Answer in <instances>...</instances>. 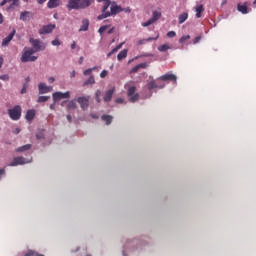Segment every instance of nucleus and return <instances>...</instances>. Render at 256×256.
Instances as JSON below:
<instances>
[{
    "label": "nucleus",
    "mask_w": 256,
    "mask_h": 256,
    "mask_svg": "<svg viewBox=\"0 0 256 256\" xmlns=\"http://www.w3.org/2000/svg\"><path fill=\"white\" fill-rule=\"evenodd\" d=\"M30 44H32L33 50L36 52L44 51L46 48V45L41 42L39 39L30 38L29 40Z\"/></svg>",
    "instance_id": "nucleus-6"
},
{
    "label": "nucleus",
    "mask_w": 256,
    "mask_h": 256,
    "mask_svg": "<svg viewBox=\"0 0 256 256\" xmlns=\"http://www.w3.org/2000/svg\"><path fill=\"white\" fill-rule=\"evenodd\" d=\"M16 33V30L14 29L13 32H11L7 37H5L2 41V47H7L9 43L12 41L14 35Z\"/></svg>",
    "instance_id": "nucleus-15"
},
{
    "label": "nucleus",
    "mask_w": 256,
    "mask_h": 256,
    "mask_svg": "<svg viewBox=\"0 0 256 256\" xmlns=\"http://www.w3.org/2000/svg\"><path fill=\"white\" fill-rule=\"evenodd\" d=\"M54 81H55L54 77H49V79H48L49 84H53Z\"/></svg>",
    "instance_id": "nucleus-49"
},
{
    "label": "nucleus",
    "mask_w": 256,
    "mask_h": 256,
    "mask_svg": "<svg viewBox=\"0 0 256 256\" xmlns=\"http://www.w3.org/2000/svg\"><path fill=\"white\" fill-rule=\"evenodd\" d=\"M89 25H90V22H89V19L85 18L82 20V25L79 29V32H86L88 31V28H89Z\"/></svg>",
    "instance_id": "nucleus-18"
},
{
    "label": "nucleus",
    "mask_w": 256,
    "mask_h": 256,
    "mask_svg": "<svg viewBox=\"0 0 256 256\" xmlns=\"http://www.w3.org/2000/svg\"><path fill=\"white\" fill-rule=\"evenodd\" d=\"M102 120L106 122V125H110L112 123L113 117L111 115L104 114L102 115Z\"/></svg>",
    "instance_id": "nucleus-27"
},
{
    "label": "nucleus",
    "mask_w": 256,
    "mask_h": 256,
    "mask_svg": "<svg viewBox=\"0 0 256 256\" xmlns=\"http://www.w3.org/2000/svg\"><path fill=\"white\" fill-rule=\"evenodd\" d=\"M5 175V168H0V180L2 179V176Z\"/></svg>",
    "instance_id": "nucleus-46"
},
{
    "label": "nucleus",
    "mask_w": 256,
    "mask_h": 256,
    "mask_svg": "<svg viewBox=\"0 0 256 256\" xmlns=\"http://www.w3.org/2000/svg\"><path fill=\"white\" fill-rule=\"evenodd\" d=\"M13 133H14L15 135L19 134V133H20V128H15V129L13 130Z\"/></svg>",
    "instance_id": "nucleus-50"
},
{
    "label": "nucleus",
    "mask_w": 256,
    "mask_h": 256,
    "mask_svg": "<svg viewBox=\"0 0 256 256\" xmlns=\"http://www.w3.org/2000/svg\"><path fill=\"white\" fill-rule=\"evenodd\" d=\"M76 48V42L73 41V43L71 44V49L74 50Z\"/></svg>",
    "instance_id": "nucleus-55"
},
{
    "label": "nucleus",
    "mask_w": 256,
    "mask_h": 256,
    "mask_svg": "<svg viewBox=\"0 0 256 256\" xmlns=\"http://www.w3.org/2000/svg\"><path fill=\"white\" fill-rule=\"evenodd\" d=\"M100 96H101V91L97 90L96 93H95V97H100Z\"/></svg>",
    "instance_id": "nucleus-53"
},
{
    "label": "nucleus",
    "mask_w": 256,
    "mask_h": 256,
    "mask_svg": "<svg viewBox=\"0 0 256 256\" xmlns=\"http://www.w3.org/2000/svg\"><path fill=\"white\" fill-rule=\"evenodd\" d=\"M163 87H164V86H158L154 80L151 81V82H149V84H148V89H149L150 91H151V90H154V89H156V88L162 89Z\"/></svg>",
    "instance_id": "nucleus-28"
},
{
    "label": "nucleus",
    "mask_w": 256,
    "mask_h": 256,
    "mask_svg": "<svg viewBox=\"0 0 256 256\" xmlns=\"http://www.w3.org/2000/svg\"><path fill=\"white\" fill-rule=\"evenodd\" d=\"M83 60H84V57L81 56L80 59H79V64H82Z\"/></svg>",
    "instance_id": "nucleus-62"
},
{
    "label": "nucleus",
    "mask_w": 256,
    "mask_h": 256,
    "mask_svg": "<svg viewBox=\"0 0 256 256\" xmlns=\"http://www.w3.org/2000/svg\"><path fill=\"white\" fill-rule=\"evenodd\" d=\"M111 0H107L104 2V6L102 9V15H105L106 13H110V11H107L109 9V7L111 6Z\"/></svg>",
    "instance_id": "nucleus-23"
},
{
    "label": "nucleus",
    "mask_w": 256,
    "mask_h": 256,
    "mask_svg": "<svg viewBox=\"0 0 256 256\" xmlns=\"http://www.w3.org/2000/svg\"><path fill=\"white\" fill-rule=\"evenodd\" d=\"M201 39H202L201 36H197V37L194 39V41H193L194 45L198 44V43L201 41Z\"/></svg>",
    "instance_id": "nucleus-45"
},
{
    "label": "nucleus",
    "mask_w": 256,
    "mask_h": 256,
    "mask_svg": "<svg viewBox=\"0 0 256 256\" xmlns=\"http://www.w3.org/2000/svg\"><path fill=\"white\" fill-rule=\"evenodd\" d=\"M153 40H157V38L149 37L148 39H141L138 41L137 45H144L146 42H151Z\"/></svg>",
    "instance_id": "nucleus-31"
},
{
    "label": "nucleus",
    "mask_w": 256,
    "mask_h": 256,
    "mask_svg": "<svg viewBox=\"0 0 256 256\" xmlns=\"http://www.w3.org/2000/svg\"><path fill=\"white\" fill-rule=\"evenodd\" d=\"M46 1H47V0H37V3H38L39 5H42V4H44Z\"/></svg>",
    "instance_id": "nucleus-54"
},
{
    "label": "nucleus",
    "mask_w": 256,
    "mask_h": 256,
    "mask_svg": "<svg viewBox=\"0 0 256 256\" xmlns=\"http://www.w3.org/2000/svg\"><path fill=\"white\" fill-rule=\"evenodd\" d=\"M21 113H22V109H21L20 105H15L13 108L8 109L9 117L13 121H18L21 117Z\"/></svg>",
    "instance_id": "nucleus-4"
},
{
    "label": "nucleus",
    "mask_w": 256,
    "mask_h": 256,
    "mask_svg": "<svg viewBox=\"0 0 256 256\" xmlns=\"http://www.w3.org/2000/svg\"><path fill=\"white\" fill-rule=\"evenodd\" d=\"M35 51L33 48H24L23 54L21 56L22 63L35 62L37 60V56H34Z\"/></svg>",
    "instance_id": "nucleus-3"
},
{
    "label": "nucleus",
    "mask_w": 256,
    "mask_h": 256,
    "mask_svg": "<svg viewBox=\"0 0 256 256\" xmlns=\"http://www.w3.org/2000/svg\"><path fill=\"white\" fill-rule=\"evenodd\" d=\"M10 3V0H3L1 3H0V6L3 7L5 6L6 4Z\"/></svg>",
    "instance_id": "nucleus-47"
},
{
    "label": "nucleus",
    "mask_w": 256,
    "mask_h": 256,
    "mask_svg": "<svg viewBox=\"0 0 256 256\" xmlns=\"http://www.w3.org/2000/svg\"><path fill=\"white\" fill-rule=\"evenodd\" d=\"M52 97L54 102H58L62 99H69L70 91H66V92L56 91L52 94Z\"/></svg>",
    "instance_id": "nucleus-8"
},
{
    "label": "nucleus",
    "mask_w": 256,
    "mask_h": 256,
    "mask_svg": "<svg viewBox=\"0 0 256 256\" xmlns=\"http://www.w3.org/2000/svg\"><path fill=\"white\" fill-rule=\"evenodd\" d=\"M89 101H90V96H80L77 98V102L79 103L83 111L88 109Z\"/></svg>",
    "instance_id": "nucleus-9"
},
{
    "label": "nucleus",
    "mask_w": 256,
    "mask_h": 256,
    "mask_svg": "<svg viewBox=\"0 0 256 256\" xmlns=\"http://www.w3.org/2000/svg\"><path fill=\"white\" fill-rule=\"evenodd\" d=\"M188 17H189V15L187 12L180 14L179 15V24L180 25L184 24L187 21Z\"/></svg>",
    "instance_id": "nucleus-24"
},
{
    "label": "nucleus",
    "mask_w": 256,
    "mask_h": 256,
    "mask_svg": "<svg viewBox=\"0 0 256 256\" xmlns=\"http://www.w3.org/2000/svg\"><path fill=\"white\" fill-rule=\"evenodd\" d=\"M137 87L130 86L127 91V95L131 103H135L140 99L139 93H136Z\"/></svg>",
    "instance_id": "nucleus-5"
},
{
    "label": "nucleus",
    "mask_w": 256,
    "mask_h": 256,
    "mask_svg": "<svg viewBox=\"0 0 256 256\" xmlns=\"http://www.w3.org/2000/svg\"><path fill=\"white\" fill-rule=\"evenodd\" d=\"M162 17V14L160 11H153V15L152 18H150L147 22L142 23L143 27H149L151 25H153L155 22H157L160 18Z\"/></svg>",
    "instance_id": "nucleus-7"
},
{
    "label": "nucleus",
    "mask_w": 256,
    "mask_h": 256,
    "mask_svg": "<svg viewBox=\"0 0 256 256\" xmlns=\"http://www.w3.org/2000/svg\"><path fill=\"white\" fill-rule=\"evenodd\" d=\"M2 64H3V58L0 57V68L2 67Z\"/></svg>",
    "instance_id": "nucleus-64"
},
{
    "label": "nucleus",
    "mask_w": 256,
    "mask_h": 256,
    "mask_svg": "<svg viewBox=\"0 0 256 256\" xmlns=\"http://www.w3.org/2000/svg\"><path fill=\"white\" fill-rule=\"evenodd\" d=\"M30 149H31V144H25V145H22V146L16 148V152L22 153V152L28 151Z\"/></svg>",
    "instance_id": "nucleus-22"
},
{
    "label": "nucleus",
    "mask_w": 256,
    "mask_h": 256,
    "mask_svg": "<svg viewBox=\"0 0 256 256\" xmlns=\"http://www.w3.org/2000/svg\"><path fill=\"white\" fill-rule=\"evenodd\" d=\"M95 69H96V67L86 69V70L84 71V75H85V76L90 75V74L92 73V71L95 70Z\"/></svg>",
    "instance_id": "nucleus-38"
},
{
    "label": "nucleus",
    "mask_w": 256,
    "mask_h": 256,
    "mask_svg": "<svg viewBox=\"0 0 256 256\" xmlns=\"http://www.w3.org/2000/svg\"><path fill=\"white\" fill-rule=\"evenodd\" d=\"M0 80H2V81H9V75L8 74L0 75Z\"/></svg>",
    "instance_id": "nucleus-40"
},
{
    "label": "nucleus",
    "mask_w": 256,
    "mask_h": 256,
    "mask_svg": "<svg viewBox=\"0 0 256 256\" xmlns=\"http://www.w3.org/2000/svg\"><path fill=\"white\" fill-rule=\"evenodd\" d=\"M36 138H37L38 140H41V139H43V136H42L41 134H36Z\"/></svg>",
    "instance_id": "nucleus-57"
},
{
    "label": "nucleus",
    "mask_w": 256,
    "mask_h": 256,
    "mask_svg": "<svg viewBox=\"0 0 256 256\" xmlns=\"http://www.w3.org/2000/svg\"><path fill=\"white\" fill-rule=\"evenodd\" d=\"M95 0H68L67 9L72 10H85L90 7Z\"/></svg>",
    "instance_id": "nucleus-1"
},
{
    "label": "nucleus",
    "mask_w": 256,
    "mask_h": 256,
    "mask_svg": "<svg viewBox=\"0 0 256 256\" xmlns=\"http://www.w3.org/2000/svg\"><path fill=\"white\" fill-rule=\"evenodd\" d=\"M55 28H56V25H55V24L44 25V26L39 30V34H40V35L51 34Z\"/></svg>",
    "instance_id": "nucleus-12"
},
{
    "label": "nucleus",
    "mask_w": 256,
    "mask_h": 256,
    "mask_svg": "<svg viewBox=\"0 0 256 256\" xmlns=\"http://www.w3.org/2000/svg\"><path fill=\"white\" fill-rule=\"evenodd\" d=\"M160 79H161L162 81H173V82L176 83V81H177V76H176L175 74H172V73H166V74L162 75V76L160 77Z\"/></svg>",
    "instance_id": "nucleus-14"
},
{
    "label": "nucleus",
    "mask_w": 256,
    "mask_h": 256,
    "mask_svg": "<svg viewBox=\"0 0 256 256\" xmlns=\"http://www.w3.org/2000/svg\"><path fill=\"white\" fill-rule=\"evenodd\" d=\"M123 12H125V13H131V9H130L129 7H127V8H125V9H123Z\"/></svg>",
    "instance_id": "nucleus-52"
},
{
    "label": "nucleus",
    "mask_w": 256,
    "mask_h": 256,
    "mask_svg": "<svg viewBox=\"0 0 256 256\" xmlns=\"http://www.w3.org/2000/svg\"><path fill=\"white\" fill-rule=\"evenodd\" d=\"M95 99H96V101H97V103H101V98L98 96V97H95Z\"/></svg>",
    "instance_id": "nucleus-59"
},
{
    "label": "nucleus",
    "mask_w": 256,
    "mask_h": 256,
    "mask_svg": "<svg viewBox=\"0 0 256 256\" xmlns=\"http://www.w3.org/2000/svg\"><path fill=\"white\" fill-rule=\"evenodd\" d=\"M67 119H68L69 122H71L72 121L71 115L68 114Z\"/></svg>",
    "instance_id": "nucleus-63"
},
{
    "label": "nucleus",
    "mask_w": 256,
    "mask_h": 256,
    "mask_svg": "<svg viewBox=\"0 0 256 256\" xmlns=\"http://www.w3.org/2000/svg\"><path fill=\"white\" fill-rule=\"evenodd\" d=\"M55 102H56V101H54V103L50 104V109H51V110H55Z\"/></svg>",
    "instance_id": "nucleus-56"
},
{
    "label": "nucleus",
    "mask_w": 256,
    "mask_h": 256,
    "mask_svg": "<svg viewBox=\"0 0 256 256\" xmlns=\"http://www.w3.org/2000/svg\"><path fill=\"white\" fill-rule=\"evenodd\" d=\"M3 22H4V19H3L2 14L0 13V25L3 24Z\"/></svg>",
    "instance_id": "nucleus-58"
},
{
    "label": "nucleus",
    "mask_w": 256,
    "mask_h": 256,
    "mask_svg": "<svg viewBox=\"0 0 256 256\" xmlns=\"http://www.w3.org/2000/svg\"><path fill=\"white\" fill-rule=\"evenodd\" d=\"M169 49H170V46L168 44H163L158 47V50L162 53L168 51Z\"/></svg>",
    "instance_id": "nucleus-33"
},
{
    "label": "nucleus",
    "mask_w": 256,
    "mask_h": 256,
    "mask_svg": "<svg viewBox=\"0 0 256 256\" xmlns=\"http://www.w3.org/2000/svg\"><path fill=\"white\" fill-rule=\"evenodd\" d=\"M113 32H114V28H111V29L108 31V34L111 35V34H113Z\"/></svg>",
    "instance_id": "nucleus-61"
},
{
    "label": "nucleus",
    "mask_w": 256,
    "mask_h": 256,
    "mask_svg": "<svg viewBox=\"0 0 256 256\" xmlns=\"http://www.w3.org/2000/svg\"><path fill=\"white\" fill-rule=\"evenodd\" d=\"M50 100V96H39L37 102L38 103H45Z\"/></svg>",
    "instance_id": "nucleus-32"
},
{
    "label": "nucleus",
    "mask_w": 256,
    "mask_h": 256,
    "mask_svg": "<svg viewBox=\"0 0 256 256\" xmlns=\"http://www.w3.org/2000/svg\"><path fill=\"white\" fill-rule=\"evenodd\" d=\"M31 15V12L30 11H23L21 12L20 14V20L23 21V22H26L27 21V18H29Z\"/></svg>",
    "instance_id": "nucleus-25"
},
{
    "label": "nucleus",
    "mask_w": 256,
    "mask_h": 256,
    "mask_svg": "<svg viewBox=\"0 0 256 256\" xmlns=\"http://www.w3.org/2000/svg\"><path fill=\"white\" fill-rule=\"evenodd\" d=\"M115 93V87L106 91L104 96V102L108 103L112 100L113 94Z\"/></svg>",
    "instance_id": "nucleus-16"
},
{
    "label": "nucleus",
    "mask_w": 256,
    "mask_h": 256,
    "mask_svg": "<svg viewBox=\"0 0 256 256\" xmlns=\"http://www.w3.org/2000/svg\"><path fill=\"white\" fill-rule=\"evenodd\" d=\"M123 42L122 43H120L117 47H115V48H113L112 50H111V54H115V53H117L122 47H123Z\"/></svg>",
    "instance_id": "nucleus-36"
},
{
    "label": "nucleus",
    "mask_w": 256,
    "mask_h": 256,
    "mask_svg": "<svg viewBox=\"0 0 256 256\" xmlns=\"http://www.w3.org/2000/svg\"><path fill=\"white\" fill-rule=\"evenodd\" d=\"M195 11H196V17L200 19L202 17V13L205 11L204 5L203 4L197 5L195 8Z\"/></svg>",
    "instance_id": "nucleus-20"
},
{
    "label": "nucleus",
    "mask_w": 256,
    "mask_h": 256,
    "mask_svg": "<svg viewBox=\"0 0 256 256\" xmlns=\"http://www.w3.org/2000/svg\"><path fill=\"white\" fill-rule=\"evenodd\" d=\"M24 256H44V255L39 254L33 250H29Z\"/></svg>",
    "instance_id": "nucleus-34"
},
{
    "label": "nucleus",
    "mask_w": 256,
    "mask_h": 256,
    "mask_svg": "<svg viewBox=\"0 0 256 256\" xmlns=\"http://www.w3.org/2000/svg\"><path fill=\"white\" fill-rule=\"evenodd\" d=\"M127 54H128L127 49H123L122 51H120L118 56H117L118 61H122L123 59H125L127 57Z\"/></svg>",
    "instance_id": "nucleus-26"
},
{
    "label": "nucleus",
    "mask_w": 256,
    "mask_h": 256,
    "mask_svg": "<svg viewBox=\"0 0 256 256\" xmlns=\"http://www.w3.org/2000/svg\"><path fill=\"white\" fill-rule=\"evenodd\" d=\"M139 69H140L139 65L134 66L130 71V74H136Z\"/></svg>",
    "instance_id": "nucleus-39"
},
{
    "label": "nucleus",
    "mask_w": 256,
    "mask_h": 256,
    "mask_svg": "<svg viewBox=\"0 0 256 256\" xmlns=\"http://www.w3.org/2000/svg\"><path fill=\"white\" fill-rule=\"evenodd\" d=\"M191 39V36L190 35H183L181 38H180V43L181 44H184L186 41L190 40Z\"/></svg>",
    "instance_id": "nucleus-35"
},
{
    "label": "nucleus",
    "mask_w": 256,
    "mask_h": 256,
    "mask_svg": "<svg viewBox=\"0 0 256 256\" xmlns=\"http://www.w3.org/2000/svg\"><path fill=\"white\" fill-rule=\"evenodd\" d=\"M75 74H76V71L73 70L72 73H71V78H75Z\"/></svg>",
    "instance_id": "nucleus-60"
},
{
    "label": "nucleus",
    "mask_w": 256,
    "mask_h": 256,
    "mask_svg": "<svg viewBox=\"0 0 256 256\" xmlns=\"http://www.w3.org/2000/svg\"><path fill=\"white\" fill-rule=\"evenodd\" d=\"M238 12L242 13L243 15H247L249 13L248 10V2L238 3L237 6Z\"/></svg>",
    "instance_id": "nucleus-13"
},
{
    "label": "nucleus",
    "mask_w": 256,
    "mask_h": 256,
    "mask_svg": "<svg viewBox=\"0 0 256 256\" xmlns=\"http://www.w3.org/2000/svg\"><path fill=\"white\" fill-rule=\"evenodd\" d=\"M123 11H124V9L121 6L117 5L116 2H113L111 4V11L106 12L105 14L99 15L98 20L101 21V20H104L108 17L116 16L117 14H119Z\"/></svg>",
    "instance_id": "nucleus-2"
},
{
    "label": "nucleus",
    "mask_w": 256,
    "mask_h": 256,
    "mask_svg": "<svg viewBox=\"0 0 256 256\" xmlns=\"http://www.w3.org/2000/svg\"><path fill=\"white\" fill-rule=\"evenodd\" d=\"M95 84V78L91 75L84 83V86L93 85Z\"/></svg>",
    "instance_id": "nucleus-30"
},
{
    "label": "nucleus",
    "mask_w": 256,
    "mask_h": 256,
    "mask_svg": "<svg viewBox=\"0 0 256 256\" xmlns=\"http://www.w3.org/2000/svg\"><path fill=\"white\" fill-rule=\"evenodd\" d=\"M10 5L7 7V11H13L16 7L20 6V0H10Z\"/></svg>",
    "instance_id": "nucleus-19"
},
{
    "label": "nucleus",
    "mask_w": 256,
    "mask_h": 256,
    "mask_svg": "<svg viewBox=\"0 0 256 256\" xmlns=\"http://www.w3.org/2000/svg\"><path fill=\"white\" fill-rule=\"evenodd\" d=\"M109 25H103L99 28L98 32L100 35H103V33L108 29Z\"/></svg>",
    "instance_id": "nucleus-37"
},
{
    "label": "nucleus",
    "mask_w": 256,
    "mask_h": 256,
    "mask_svg": "<svg viewBox=\"0 0 256 256\" xmlns=\"http://www.w3.org/2000/svg\"><path fill=\"white\" fill-rule=\"evenodd\" d=\"M123 102H124V99H123V98H117V99H116V103H117V104H123Z\"/></svg>",
    "instance_id": "nucleus-48"
},
{
    "label": "nucleus",
    "mask_w": 256,
    "mask_h": 256,
    "mask_svg": "<svg viewBox=\"0 0 256 256\" xmlns=\"http://www.w3.org/2000/svg\"><path fill=\"white\" fill-rule=\"evenodd\" d=\"M76 108H77V103L75 102V100H71L68 102L67 109L69 111L75 110Z\"/></svg>",
    "instance_id": "nucleus-29"
},
{
    "label": "nucleus",
    "mask_w": 256,
    "mask_h": 256,
    "mask_svg": "<svg viewBox=\"0 0 256 256\" xmlns=\"http://www.w3.org/2000/svg\"><path fill=\"white\" fill-rule=\"evenodd\" d=\"M52 45L58 47V46L61 45V43H60L59 39H54V40L52 41Z\"/></svg>",
    "instance_id": "nucleus-42"
},
{
    "label": "nucleus",
    "mask_w": 256,
    "mask_h": 256,
    "mask_svg": "<svg viewBox=\"0 0 256 256\" xmlns=\"http://www.w3.org/2000/svg\"><path fill=\"white\" fill-rule=\"evenodd\" d=\"M107 75H108V71H107V70H103V71L101 72V74H100V77H101L102 79H104Z\"/></svg>",
    "instance_id": "nucleus-44"
},
{
    "label": "nucleus",
    "mask_w": 256,
    "mask_h": 256,
    "mask_svg": "<svg viewBox=\"0 0 256 256\" xmlns=\"http://www.w3.org/2000/svg\"><path fill=\"white\" fill-rule=\"evenodd\" d=\"M26 92H27V88H26V86L24 85L23 88H22V90H21V94H26Z\"/></svg>",
    "instance_id": "nucleus-51"
},
{
    "label": "nucleus",
    "mask_w": 256,
    "mask_h": 256,
    "mask_svg": "<svg viewBox=\"0 0 256 256\" xmlns=\"http://www.w3.org/2000/svg\"><path fill=\"white\" fill-rule=\"evenodd\" d=\"M167 36H168V38H174V37H176V32L175 31H169L167 33Z\"/></svg>",
    "instance_id": "nucleus-41"
},
{
    "label": "nucleus",
    "mask_w": 256,
    "mask_h": 256,
    "mask_svg": "<svg viewBox=\"0 0 256 256\" xmlns=\"http://www.w3.org/2000/svg\"><path fill=\"white\" fill-rule=\"evenodd\" d=\"M29 163V161H26V158H24L23 156H17L13 158V161H11L8 166L9 167H15L18 165H24Z\"/></svg>",
    "instance_id": "nucleus-10"
},
{
    "label": "nucleus",
    "mask_w": 256,
    "mask_h": 256,
    "mask_svg": "<svg viewBox=\"0 0 256 256\" xmlns=\"http://www.w3.org/2000/svg\"><path fill=\"white\" fill-rule=\"evenodd\" d=\"M139 69H146L148 64L146 62L138 64Z\"/></svg>",
    "instance_id": "nucleus-43"
},
{
    "label": "nucleus",
    "mask_w": 256,
    "mask_h": 256,
    "mask_svg": "<svg viewBox=\"0 0 256 256\" xmlns=\"http://www.w3.org/2000/svg\"><path fill=\"white\" fill-rule=\"evenodd\" d=\"M61 5V0H49L47 3L48 9H55Z\"/></svg>",
    "instance_id": "nucleus-17"
},
{
    "label": "nucleus",
    "mask_w": 256,
    "mask_h": 256,
    "mask_svg": "<svg viewBox=\"0 0 256 256\" xmlns=\"http://www.w3.org/2000/svg\"><path fill=\"white\" fill-rule=\"evenodd\" d=\"M35 117V110L29 109L25 115V119L29 122H31Z\"/></svg>",
    "instance_id": "nucleus-21"
},
{
    "label": "nucleus",
    "mask_w": 256,
    "mask_h": 256,
    "mask_svg": "<svg viewBox=\"0 0 256 256\" xmlns=\"http://www.w3.org/2000/svg\"><path fill=\"white\" fill-rule=\"evenodd\" d=\"M38 89H39V94L43 95V94H47L53 91L52 86H48L46 85V83L41 82L38 84Z\"/></svg>",
    "instance_id": "nucleus-11"
}]
</instances>
